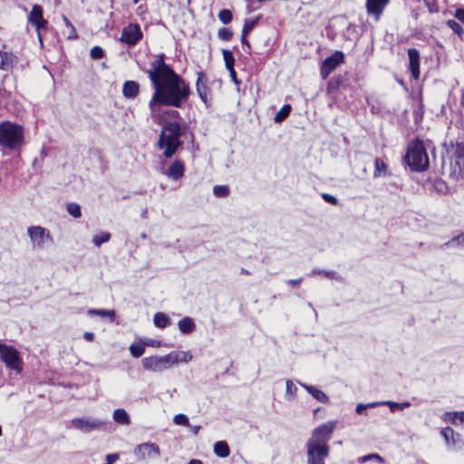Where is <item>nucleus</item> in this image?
Wrapping results in <instances>:
<instances>
[{"label":"nucleus","mask_w":464,"mask_h":464,"mask_svg":"<svg viewBox=\"0 0 464 464\" xmlns=\"http://www.w3.org/2000/svg\"><path fill=\"white\" fill-rule=\"evenodd\" d=\"M449 247H460L464 248V232L453 237L451 239L440 246V248L445 249Z\"/></svg>","instance_id":"obj_23"},{"label":"nucleus","mask_w":464,"mask_h":464,"mask_svg":"<svg viewBox=\"0 0 464 464\" xmlns=\"http://www.w3.org/2000/svg\"><path fill=\"white\" fill-rule=\"evenodd\" d=\"M323 271L324 270H318V269H314L312 270V272L308 275L309 276H312L313 275H315V274H322L323 275Z\"/></svg>","instance_id":"obj_60"},{"label":"nucleus","mask_w":464,"mask_h":464,"mask_svg":"<svg viewBox=\"0 0 464 464\" xmlns=\"http://www.w3.org/2000/svg\"><path fill=\"white\" fill-rule=\"evenodd\" d=\"M385 405L389 406L392 412H394L396 411H401L400 402L387 401H385Z\"/></svg>","instance_id":"obj_48"},{"label":"nucleus","mask_w":464,"mask_h":464,"mask_svg":"<svg viewBox=\"0 0 464 464\" xmlns=\"http://www.w3.org/2000/svg\"><path fill=\"white\" fill-rule=\"evenodd\" d=\"M27 234L33 242L34 248L42 249L45 243L53 242L49 230L41 226H31L27 228Z\"/></svg>","instance_id":"obj_9"},{"label":"nucleus","mask_w":464,"mask_h":464,"mask_svg":"<svg viewBox=\"0 0 464 464\" xmlns=\"http://www.w3.org/2000/svg\"><path fill=\"white\" fill-rule=\"evenodd\" d=\"M443 164L450 162V177L459 180L464 179V143L450 141L444 144Z\"/></svg>","instance_id":"obj_4"},{"label":"nucleus","mask_w":464,"mask_h":464,"mask_svg":"<svg viewBox=\"0 0 464 464\" xmlns=\"http://www.w3.org/2000/svg\"><path fill=\"white\" fill-rule=\"evenodd\" d=\"M292 111L290 104H285L276 113V116H288Z\"/></svg>","instance_id":"obj_46"},{"label":"nucleus","mask_w":464,"mask_h":464,"mask_svg":"<svg viewBox=\"0 0 464 464\" xmlns=\"http://www.w3.org/2000/svg\"><path fill=\"white\" fill-rule=\"evenodd\" d=\"M63 21L64 24L70 29V33L67 36L68 39H76L77 34H76V30H75L73 24L71 23V21L65 15H63Z\"/></svg>","instance_id":"obj_38"},{"label":"nucleus","mask_w":464,"mask_h":464,"mask_svg":"<svg viewBox=\"0 0 464 464\" xmlns=\"http://www.w3.org/2000/svg\"><path fill=\"white\" fill-rule=\"evenodd\" d=\"M213 193L218 198H225L229 194V188L227 186L217 185L213 188Z\"/></svg>","instance_id":"obj_35"},{"label":"nucleus","mask_w":464,"mask_h":464,"mask_svg":"<svg viewBox=\"0 0 464 464\" xmlns=\"http://www.w3.org/2000/svg\"><path fill=\"white\" fill-rule=\"evenodd\" d=\"M180 135V125L179 123H169L163 127L158 146L160 150H163L165 158H171L181 146L182 142L179 140Z\"/></svg>","instance_id":"obj_6"},{"label":"nucleus","mask_w":464,"mask_h":464,"mask_svg":"<svg viewBox=\"0 0 464 464\" xmlns=\"http://www.w3.org/2000/svg\"><path fill=\"white\" fill-rule=\"evenodd\" d=\"M15 62V56L13 53H6V59L4 58L5 69L8 70L11 68Z\"/></svg>","instance_id":"obj_42"},{"label":"nucleus","mask_w":464,"mask_h":464,"mask_svg":"<svg viewBox=\"0 0 464 464\" xmlns=\"http://www.w3.org/2000/svg\"><path fill=\"white\" fill-rule=\"evenodd\" d=\"M130 352L133 357L139 358L144 353L145 347L140 343H133L130 346Z\"/></svg>","instance_id":"obj_32"},{"label":"nucleus","mask_w":464,"mask_h":464,"mask_svg":"<svg viewBox=\"0 0 464 464\" xmlns=\"http://www.w3.org/2000/svg\"><path fill=\"white\" fill-rule=\"evenodd\" d=\"M228 72H229V74H230V77L231 79L236 82V83H239V81L237 79V73H236V71L234 69V67H232V69H227Z\"/></svg>","instance_id":"obj_52"},{"label":"nucleus","mask_w":464,"mask_h":464,"mask_svg":"<svg viewBox=\"0 0 464 464\" xmlns=\"http://www.w3.org/2000/svg\"><path fill=\"white\" fill-rule=\"evenodd\" d=\"M24 144V129L22 125L10 121L0 123V147L18 151Z\"/></svg>","instance_id":"obj_5"},{"label":"nucleus","mask_w":464,"mask_h":464,"mask_svg":"<svg viewBox=\"0 0 464 464\" xmlns=\"http://www.w3.org/2000/svg\"><path fill=\"white\" fill-rule=\"evenodd\" d=\"M323 275L325 277L329 278V279H334V280L339 281V282H343V278L341 276H339L336 272H334L333 270H331V271L324 270L323 271Z\"/></svg>","instance_id":"obj_43"},{"label":"nucleus","mask_w":464,"mask_h":464,"mask_svg":"<svg viewBox=\"0 0 464 464\" xmlns=\"http://www.w3.org/2000/svg\"><path fill=\"white\" fill-rule=\"evenodd\" d=\"M375 170L374 177L386 175L387 165L380 159H376L374 161Z\"/></svg>","instance_id":"obj_31"},{"label":"nucleus","mask_w":464,"mask_h":464,"mask_svg":"<svg viewBox=\"0 0 464 464\" xmlns=\"http://www.w3.org/2000/svg\"><path fill=\"white\" fill-rule=\"evenodd\" d=\"M373 459H378L380 462H383V459L379 454H375V453L368 454V455L362 457L360 459V461L366 462V461Z\"/></svg>","instance_id":"obj_45"},{"label":"nucleus","mask_w":464,"mask_h":464,"mask_svg":"<svg viewBox=\"0 0 464 464\" xmlns=\"http://www.w3.org/2000/svg\"><path fill=\"white\" fill-rule=\"evenodd\" d=\"M344 55L342 52L336 51L331 56L324 60L321 65V75L323 79H326L329 74L341 63H343Z\"/></svg>","instance_id":"obj_13"},{"label":"nucleus","mask_w":464,"mask_h":464,"mask_svg":"<svg viewBox=\"0 0 464 464\" xmlns=\"http://www.w3.org/2000/svg\"><path fill=\"white\" fill-rule=\"evenodd\" d=\"M173 422L176 425H181V426H185V427L189 426L188 418L187 417V415H185L183 413H179V414L175 415L173 418Z\"/></svg>","instance_id":"obj_37"},{"label":"nucleus","mask_w":464,"mask_h":464,"mask_svg":"<svg viewBox=\"0 0 464 464\" xmlns=\"http://www.w3.org/2000/svg\"><path fill=\"white\" fill-rule=\"evenodd\" d=\"M133 454L139 460L155 459L160 455L159 446L153 442H145L135 447Z\"/></svg>","instance_id":"obj_11"},{"label":"nucleus","mask_w":464,"mask_h":464,"mask_svg":"<svg viewBox=\"0 0 464 464\" xmlns=\"http://www.w3.org/2000/svg\"><path fill=\"white\" fill-rule=\"evenodd\" d=\"M178 326L179 330L184 334H191L196 328V324L193 319L190 317H184L179 320Z\"/></svg>","instance_id":"obj_21"},{"label":"nucleus","mask_w":464,"mask_h":464,"mask_svg":"<svg viewBox=\"0 0 464 464\" xmlns=\"http://www.w3.org/2000/svg\"><path fill=\"white\" fill-rule=\"evenodd\" d=\"M408 56L411 76L417 80L420 77V53L417 49L411 48L408 50Z\"/></svg>","instance_id":"obj_17"},{"label":"nucleus","mask_w":464,"mask_h":464,"mask_svg":"<svg viewBox=\"0 0 464 464\" xmlns=\"http://www.w3.org/2000/svg\"><path fill=\"white\" fill-rule=\"evenodd\" d=\"M113 420L115 422L122 425H128L130 422L129 414L123 409H117L113 411Z\"/></svg>","instance_id":"obj_24"},{"label":"nucleus","mask_w":464,"mask_h":464,"mask_svg":"<svg viewBox=\"0 0 464 464\" xmlns=\"http://www.w3.org/2000/svg\"><path fill=\"white\" fill-rule=\"evenodd\" d=\"M90 55L92 59L94 60H99V59H102L103 58L104 56V51L102 47L100 46H94L91 49V53H90Z\"/></svg>","instance_id":"obj_40"},{"label":"nucleus","mask_w":464,"mask_h":464,"mask_svg":"<svg viewBox=\"0 0 464 464\" xmlns=\"http://www.w3.org/2000/svg\"><path fill=\"white\" fill-rule=\"evenodd\" d=\"M88 314L100 315L102 317H108L111 322H113L115 319V316H116L114 310H105V309H90L88 311Z\"/></svg>","instance_id":"obj_26"},{"label":"nucleus","mask_w":464,"mask_h":464,"mask_svg":"<svg viewBox=\"0 0 464 464\" xmlns=\"http://www.w3.org/2000/svg\"><path fill=\"white\" fill-rule=\"evenodd\" d=\"M105 425V422L92 417L74 418L71 420L70 427L78 430L82 432H91L92 430H100Z\"/></svg>","instance_id":"obj_10"},{"label":"nucleus","mask_w":464,"mask_h":464,"mask_svg":"<svg viewBox=\"0 0 464 464\" xmlns=\"http://www.w3.org/2000/svg\"><path fill=\"white\" fill-rule=\"evenodd\" d=\"M214 453L219 458H227L230 454V449L227 441H217L213 447Z\"/></svg>","instance_id":"obj_22"},{"label":"nucleus","mask_w":464,"mask_h":464,"mask_svg":"<svg viewBox=\"0 0 464 464\" xmlns=\"http://www.w3.org/2000/svg\"><path fill=\"white\" fill-rule=\"evenodd\" d=\"M191 430H192V432L195 435H197L198 433L199 430H200V426H193Z\"/></svg>","instance_id":"obj_61"},{"label":"nucleus","mask_w":464,"mask_h":464,"mask_svg":"<svg viewBox=\"0 0 464 464\" xmlns=\"http://www.w3.org/2000/svg\"><path fill=\"white\" fill-rule=\"evenodd\" d=\"M274 119H275V121H276V123H280V122H282V121H283V120H285V118H274Z\"/></svg>","instance_id":"obj_62"},{"label":"nucleus","mask_w":464,"mask_h":464,"mask_svg":"<svg viewBox=\"0 0 464 464\" xmlns=\"http://www.w3.org/2000/svg\"><path fill=\"white\" fill-rule=\"evenodd\" d=\"M446 24L459 37H463L464 29L459 22L453 19H450Z\"/></svg>","instance_id":"obj_28"},{"label":"nucleus","mask_w":464,"mask_h":464,"mask_svg":"<svg viewBox=\"0 0 464 464\" xmlns=\"http://www.w3.org/2000/svg\"><path fill=\"white\" fill-rule=\"evenodd\" d=\"M322 198L325 202L332 204L334 206H336L338 204V199L331 194L323 193Z\"/></svg>","instance_id":"obj_44"},{"label":"nucleus","mask_w":464,"mask_h":464,"mask_svg":"<svg viewBox=\"0 0 464 464\" xmlns=\"http://www.w3.org/2000/svg\"><path fill=\"white\" fill-rule=\"evenodd\" d=\"M222 54H223L224 62L226 64V68L232 69V67H234V64H235V59H234V55H233L232 52L229 50L224 49L222 51Z\"/></svg>","instance_id":"obj_30"},{"label":"nucleus","mask_w":464,"mask_h":464,"mask_svg":"<svg viewBox=\"0 0 464 464\" xmlns=\"http://www.w3.org/2000/svg\"><path fill=\"white\" fill-rule=\"evenodd\" d=\"M191 359L192 354L188 351H173L163 356L144 357L141 360V364L146 371L160 372L169 369L178 362H188Z\"/></svg>","instance_id":"obj_3"},{"label":"nucleus","mask_w":464,"mask_h":464,"mask_svg":"<svg viewBox=\"0 0 464 464\" xmlns=\"http://www.w3.org/2000/svg\"><path fill=\"white\" fill-rule=\"evenodd\" d=\"M298 384L303 387L311 396H313L316 401L322 403H328L329 398L328 396L320 389L308 385L306 383H304L302 382H297Z\"/></svg>","instance_id":"obj_18"},{"label":"nucleus","mask_w":464,"mask_h":464,"mask_svg":"<svg viewBox=\"0 0 464 464\" xmlns=\"http://www.w3.org/2000/svg\"><path fill=\"white\" fill-rule=\"evenodd\" d=\"M218 35L221 40L229 41L232 38L233 33L228 28H220L218 32Z\"/></svg>","instance_id":"obj_41"},{"label":"nucleus","mask_w":464,"mask_h":464,"mask_svg":"<svg viewBox=\"0 0 464 464\" xmlns=\"http://www.w3.org/2000/svg\"><path fill=\"white\" fill-rule=\"evenodd\" d=\"M424 3L430 13H437L439 11L434 0H424Z\"/></svg>","instance_id":"obj_47"},{"label":"nucleus","mask_w":464,"mask_h":464,"mask_svg":"<svg viewBox=\"0 0 464 464\" xmlns=\"http://www.w3.org/2000/svg\"><path fill=\"white\" fill-rule=\"evenodd\" d=\"M404 161L413 170L426 169L429 166V158L422 141L415 140L408 145Z\"/></svg>","instance_id":"obj_7"},{"label":"nucleus","mask_w":464,"mask_h":464,"mask_svg":"<svg viewBox=\"0 0 464 464\" xmlns=\"http://www.w3.org/2000/svg\"><path fill=\"white\" fill-rule=\"evenodd\" d=\"M167 113L169 114V116H175V114L177 113V111H168Z\"/></svg>","instance_id":"obj_64"},{"label":"nucleus","mask_w":464,"mask_h":464,"mask_svg":"<svg viewBox=\"0 0 464 464\" xmlns=\"http://www.w3.org/2000/svg\"><path fill=\"white\" fill-rule=\"evenodd\" d=\"M336 423L335 420H330L313 430L305 442L306 464H325V459L330 454L328 441L336 428Z\"/></svg>","instance_id":"obj_2"},{"label":"nucleus","mask_w":464,"mask_h":464,"mask_svg":"<svg viewBox=\"0 0 464 464\" xmlns=\"http://www.w3.org/2000/svg\"><path fill=\"white\" fill-rule=\"evenodd\" d=\"M285 396L289 399H295L296 396L297 388L291 380L285 382Z\"/></svg>","instance_id":"obj_33"},{"label":"nucleus","mask_w":464,"mask_h":464,"mask_svg":"<svg viewBox=\"0 0 464 464\" xmlns=\"http://www.w3.org/2000/svg\"><path fill=\"white\" fill-rule=\"evenodd\" d=\"M445 420L457 424L464 422V411H448L445 413Z\"/></svg>","instance_id":"obj_25"},{"label":"nucleus","mask_w":464,"mask_h":464,"mask_svg":"<svg viewBox=\"0 0 464 464\" xmlns=\"http://www.w3.org/2000/svg\"><path fill=\"white\" fill-rule=\"evenodd\" d=\"M257 22H258V18L252 19V20H246L243 29H242V33H244V34H248L254 29V27L256 25Z\"/></svg>","instance_id":"obj_39"},{"label":"nucleus","mask_w":464,"mask_h":464,"mask_svg":"<svg viewBox=\"0 0 464 464\" xmlns=\"http://www.w3.org/2000/svg\"><path fill=\"white\" fill-rule=\"evenodd\" d=\"M111 239V234L109 232H102L101 234H97L92 237V243L96 246H101L103 243L108 242Z\"/></svg>","instance_id":"obj_29"},{"label":"nucleus","mask_w":464,"mask_h":464,"mask_svg":"<svg viewBox=\"0 0 464 464\" xmlns=\"http://www.w3.org/2000/svg\"><path fill=\"white\" fill-rule=\"evenodd\" d=\"M4 57L6 59V53L5 52H0V69H5L4 64Z\"/></svg>","instance_id":"obj_57"},{"label":"nucleus","mask_w":464,"mask_h":464,"mask_svg":"<svg viewBox=\"0 0 464 464\" xmlns=\"http://www.w3.org/2000/svg\"><path fill=\"white\" fill-rule=\"evenodd\" d=\"M28 22L35 27L38 38L42 43L40 34L41 30H45L48 25V21L44 18V10L40 5H34L31 12L28 14Z\"/></svg>","instance_id":"obj_12"},{"label":"nucleus","mask_w":464,"mask_h":464,"mask_svg":"<svg viewBox=\"0 0 464 464\" xmlns=\"http://www.w3.org/2000/svg\"><path fill=\"white\" fill-rule=\"evenodd\" d=\"M385 405V401H376V402H370L366 403V406L368 409L375 408L377 406Z\"/></svg>","instance_id":"obj_53"},{"label":"nucleus","mask_w":464,"mask_h":464,"mask_svg":"<svg viewBox=\"0 0 464 464\" xmlns=\"http://www.w3.org/2000/svg\"><path fill=\"white\" fill-rule=\"evenodd\" d=\"M366 409H368L366 404L359 403L356 405L355 411L358 414H362Z\"/></svg>","instance_id":"obj_51"},{"label":"nucleus","mask_w":464,"mask_h":464,"mask_svg":"<svg viewBox=\"0 0 464 464\" xmlns=\"http://www.w3.org/2000/svg\"><path fill=\"white\" fill-rule=\"evenodd\" d=\"M400 406H401V411L405 409V408H408L411 406V403L408 402V401H405V402H400Z\"/></svg>","instance_id":"obj_59"},{"label":"nucleus","mask_w":464,"mask_h":464,"mask_svg":"<svg viewBox=\"0 0 464 464\" xmlns=\"http://www.w3.org/2000/svg\"><path fill=\"white\" fill-rule=\"evenodd\" d=\"M140 85L137 82L127 81L123 83L122 93L126 98L133 99L138 95Z\"/></svg>","instance_id":"obj_20"},{"label":"nucleus","mask_w":464,"mask_h":464,"mask_svg":"<svg viewBox=\"0 0 464 464\" xmlns=\"http://www.w3.org/2000/svg\"><path fill=\"white\" fill-rule=\"evenodd\" d=\"M66 208L68 213L73 218L81 217V207L77 203H69Z\"/></svg>","instance_id":"obj_36"},{"label":"nucleus","mask_w":464,"mask_h":464,"mask_svg":"<svg viewBox=\"0 0 464 464\" xmlns=\"http://www.w3.org/2000/svg\"><path fill=\"white\" fill-rule=\"evenodd\" d=\"M206 76L203 72H198V80H197V92H198V95L202 102L206 104V106H209V100H208V87L203 83V80H205Z\"/></svg>","instance_id":"obj_19"},{"label":"nucleus","mask_w":464,"mask_h":464,"mask_svg":"<svg viewBox=\"0 0 464 464\" xmlns=\"http://www.w3.org/2000/svg\"><path fill=\"white\" fill-rule=\"evenodd\" d=\"M218 19L224 24H229L233 19L232 12L229 9H222L218 13Z\"/></svg>","instance_id":"obj_34"},{"label":"nucleus","mask_w":464,"mask_h":464,"mask_svg":"<svg viewBox=\"0 0 464 464\" xmlns=\"http://www.w3.org/2000/svg\"><path fill=\"white\" fill-rule=\"evenodd\" d=\"M160 172L173 180H178L184 176L185 165L180 160H176L167 169L161 167Z\"/></svg>","instance_id":"obj_15"},{"label":"nucleus","mask_w":464,"mask_h":464,"mask_svg":"<svg viewBox=\"0 0 464 464\" xmlns=\"http://www.w3.org/2000/svg\"><path fill=\"white\" fill-rule=\"evenodd\" d=\"M449 432L453 433V430H452V429H450V428H447V429H445V430H443L441 431L442 435L444 436V438H445L446 440H448V433H449Z\"/></svg>","instance_id":"obj_58"},{"label":"nucleus","mask_w":464,"mask_h":464,"mask_svg":"<svg viewBox=\"0 0 464 464\" xmlns=\"http://www.w3.org/2000/svg\"><path fill=\"white\" fill-rule=\"evenodd\" d=\"M302 281H303V278H302V277H300V278H298V279H290V280H288V281H287V284H288V285H293V286H296V285H298Z\"/></svg>","instance_id":"obj_55"},{"label":"nucleus","mask_w":464,"mask_h":464,"mask_svg":"<svg viewBox=\"0 0 464 464\" xmlns=\"http://www.w3.org/2000/svg\"><path fill=\"white\" fill-rule=\"evenodd\" d=\"M246 36H247V34H244V33H242L241 43L243 45H246L248 49H250V44L247 41Z\"/></svg>","instance_id":"obj_56"},{"label":"nucleus","mask_w":464,"mask_h":464,"mask_svg":"<svg viewBox=\"0 0 464 464\" xmlns=\"http://www.w3.org/2000/svg\"><path fill=\"white\" fill-rule=\"evenodd\" d=\"M154 324L159 328H166L168 325L170 324L169 318L163 313H157L154 314Z\"/></svg>","instance_id":"obj_27"},{"label":"nucleus","mask_w":464,"mask_h":464,"mask_svg":"<svg viewBox=\"0 0 464 464\" xmlns=\"http://www.w3.org/2000/svg\"><path fill=\"white\" fill-rule=\"evenodd\" d=\"M390 0H366L365 7L369 15H373L375 21H379L383 10Z\"/></svg>","instance_id":"obj_16"},{"label":"nucleus","mask_w":464,"mask_h":464,"mask_svg":"<svg viewBox=\"0 0 464 464\" xmlns=\"http://www.w3.org/2000/svg\"><path fill=\"white\" fill-rule=\"evenodd\" d=\"M147 73L154 87V94L150 102L153 116H161L160 108L163 106L181 108L187 102L190 94L189 86L166 64L164 53H160L150 63Z\"/></svg>","instance_id":"obj_1"},{"label":"nucleus","mask_w":464,"mask_h":464,"mask_svg":"<svg viewBox=\"0 0 464 464\" xmlns=\"http://www.w3.org/2000/svg\"><path fill=\"white\" fill-rule=\"evenodd\" d=\"M454 16L459 22L464 24V9L463 8H457L455 10Z\"/></svg>","instance_id":"obj_49"},{"label":"nucleus","mask_w":464,"mask_h":464,"mask_svg":"<svg viewBox=\"0 0 464 464\" xmlns=\"http://www.w3.org/2000/svg\"><path fill=\"white\" fill-rule=\"evenodd\" d=\"M142 37L140 26L135 24H130L123 28L120 41L127 44L128 45H135Z\"/></svg>","instance_id":"obj_14"},{"label":"nucleus","mask_w":464,"mask_h":464,"mask_svg":"<svg viewBox=\"0 0 464 464\" xmlns=\"http://www.w3.org/2000/svg\"><path fill=\"white\" fill-rule=\"evenodd\" d=\"M118 459H119V454H117V453L108 454L106 456V460L110 464H111L112 462H115Z\"/></svg>","instance_id":"obj_50"},{"label":"nucleus","mask_w":464,"mask_h":464,"mask_svg":"<svg viewBox=\"0 0 464 464\" xmlns=\"http://www.w3.org/2000/svg\"><path fill=\"white\" fill-rule=\"evenodd\" d=\"M83 338L88 342H92L94 339V334L91 332H85L83 334Z\"/></svg>","instance_id":"obj_54"},{"label":"nucleus","mask_w":464,"mask_h":464,"mask_svg":"<svg viewBox=\"0 0 464 464\" xmlns=\"http://www.w3.org/2000/svg\"><path fill=\"white\" fill-rule=\"evenodd\" d=\"M0 361L6 368L21 373L23 372V358L19 351L13 345L0 342Z\"/></svg>","instance_id":"obj_8"},{"label":"nucleus","mask_w":464,"mask_h":464,"mask_svg":"<svg viewBox=\"0 0 464 464\" xmlns=\"http://www.w3.org/2000/svg\"><path fill=\"white\" fill-rule=\"evenodd\" d=\"M241 274H244V275H249L250 273H249V271H248V270H246V269H245V268H242V269H241Z\"/></svg>","instance_id":"obj_63"}]
</instances>
